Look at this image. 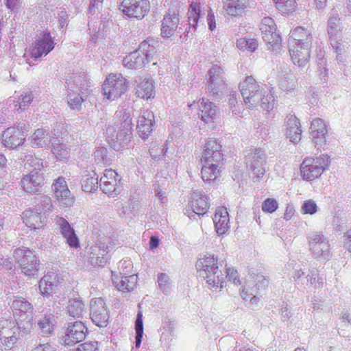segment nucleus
I'll return each mask as SVG.
<instances>
[{"instance_id":"40","label":"nucleus","mask_w":351,"mask_h":351,"mask_svg":"<svg viewBox=\"0 0 351 351\" xmlns=\"http://www.w3.org/2000/svg\"><path fill=\"white\" fill-rule=\"evenodd\" d=\"M116 287L120 291L132 290L136 286V278L134 276L116 278L114 280Z\"/></svg>"},{"instance_id":"57","label":"nucleus","mask_w":351,"mask_h":351,"mask_svg":"<svg viewBox=\"0 0 351 351\" xmlns=\"http://www.w3.org/2000/svg\"><path fill=\"white\" fill-rule=\"evenodd\" d=\"M255 286L258 289L260 287H266L268 285V280L263 275H257L255 278Z\"/></svg>"},{"instance_id":"53","label":"nucleus","mask_w":351,"mask_h":351,"mask_svg":"<svg viewBox=\"0 0 351 351\" xmlns=\"http://www.w3.org/2000/svg\"><path fill=\"white\" fill-rule=\"evenodd\" d=\"M56 225L59 227L61 234L71 232L73 228L70 223L63 217L57 216L55 219Z\"/></svg>"},{"instance_id":"13","label":"nucleus","mask_w":351,"mask_h":351,"mask_svg":"<svg viewBox=\"0 0 351 351\" xmlns=\"http://www.w3.org/2000/svg\"><path fill=\"white\" fill-rule=\"evenodd\" d=\"M52 187L53 189L55 198L60 206L63 207L73 206L75 198L71 195V193L64 177L59 176L58 178L55 179Z\"/></svg>"},{"instance_id":"46","label":"nucleus","mask_w":351,"mask_h":351,"mask_svg":"<svg viewBox=\"0 0 351 351\" xmlns=\"http://www.w3.org/2000/svg\"><path fill=\"white\" fill-rule=\"evenodd\" d=\"M225 269L226 274L225 279L227 278L228 281L235 285H241L240 276L236 267L226 265Z\"/></svg>"},{"instance_id":"44","label":"nucleus","mask_w":351,"mask_h":351,"mask_svg":"<svg viewBox=\"0 0 351 351\" xmlns=\"http://www.w3.org/2000/svg\"><path fill=\"white\" fill-rule=\"evenodd\" d=\"M260 29L262 36L267 34L276 33V25L273 19L267 16L265 17L261 23Z\"/></svg>"},{"instance_id":"63","label":"nucleus","mask_w":351,"mask_h":351,"mask_svg":"<svg viewBox=\"0 0 351 351\" xmlns=\"http://www.w3.org/2000/svg\"><path fill=\"white\" fill-rule=\"evenodd\" d=\"M19 0H4L5 6L11 10L16 7L17 3Z\"/></svg>"},{"instance_id":"42","label":"nucleus","mask_w":351,"mask_h":351,"mask_svg":"<svg viewBox=\"0 0 351 351\" xmlns=\"http://www.w3.org/2000/svg\"><path fill=\"white\" fill-rule=\"evenodd\" d=\"M51 152L59 160H66L69 157V149L65 145L60 143L59 141L52 143Z\"/></svg>"},{"instance_id":"2","label":"nucleus","mask_w":351,"mask_h":351,"mask_svg":"<svg viewBox=\"0 0 351 351\" xmlns=\"http://www.w3.org/2000/svg\"><path fill=\"white\" fill-rule=\"evenodd\" d=\"M219 264L217 256L210 254L204 255L196 262L197 271L210 288L221 289L226 286L224 275L219 269Z\"/></svg>"},{"instance_id":"27","label":"nucleus","mask_w":351,"mask_h":351,"mask_svg":"<svg viewBox=\"0 0 351 351\" xmlns=\"http://www.w3.org/2000/svg\"><path fill=\"white\" fill-rule=\"evenodd\" d=\"M213 221L218 234L222 235L228 232L230 228V218L228 210L225 206H219L216 208Z\"/></svg>"},{"instance_id":"41","label":"nucleus","mask_w":351,"mask_h":351,"mask_svg":"<svg viewBox=\"0 0 351 351\" xmlns=\"http://www.w3.org/2000/svg\"><path fill=\"white\" fill-rule=\"evenodd\" d=\"M201 14V7L197 2H192L187 11L188 21L191 26L195 27Z\"/></svg>"},{"instance_id":"18","label":"nucleus","mask_w":351,"mask_h":351,"mask_svg":"<svg viewBox=\"0 0 351 351\" xmlns=\"http://www.w3.org/2000/svg\"><path fill=\"white\" fill-rule=\"evenodd\" d=\"M207 82V89L213 95L219 94L227 86L224 82L223 70L217 65L213 66L209 71Z\"/></svg>"},{"instance_id":"31","label":"nucleus","mask_w":351,"mask_h":351,"mask_svg":"<svg viewBox=\"0 0 351 351\" xmlns=\"http://www.w3.org/2000/svg\"><path fill=\"white\" fill-rule=\"evenodd\" d=\"M118 174L116 171L106 169L104 176L100 178V187L106 193L113 192L117 185Z\"/></svg>"},{"instance_id":"45","label":"nucleus","mask_w":351,"mask_h":351,"mask_svg":"<svg viewBox=\"0 0 351 351\" xmlns=\"http://www.w3.org/2000/svg\"><path fill=\"white\" fill-rule=\"evenodd\" d=\"M262 38L274 50L280 49L282 47V39L278 32L267 34Z\"/></svg>"},{"instance_id":"47","label":"nucleus","mask_w":351,"mask_h":351,"mask_svg":"<svg viewBox=\"0 0 351 351\" xmlns=\"http://www.w3.org/2000/svg\"><path fill=\"white\" fill-rule=\"evenodd\" d=\"M135 344L136 348H139L141 343V340L143 335V315L141 312H138V313L137 314L136 319L135 322Z\"/></svg>"},{"instance_id":"35","label":"nucleus","mask_w":351,"mask_h":351,"mask_svg":"<svg viewBox=\"0 0 351 351\" xmlns=\"http://www.w3.org/2000/svg\"><path fill=\"white\" fill-rule=\"evenodd\" d=\"M54 315L51 313L44 315L38 322V326L43 336L49 337L54 330Z\"/></svg>"},{"instance_id":"24","label":"nucleus","mask_w":351,"mask_h":351,"mask_svg":"<svg viewBox=\"0 0 351 351\" xmlns=\"http://www.w3.org/2000/svg\"><path fill=\"white\" fill-rule=\"evenodd\" d=\"M226 14L231 17L242 16L249 7V0H222Z\"/></svg>"},{"instance_id":"1","label":"nucleus","mask_w":351,"mask_h":351,"mask_svg":"<svg viewBox=\"0 0 351 351\" xmlns=\"http://www.w3.org/2000/svg\"><path fill=\"white\" fill-rule=\"evenodd\" d=\"M311 44L312 36L310 30L298 26L291 32L289 51L295 64L304 66L308 62Z\"/></svg>"},{"instance_id":"43","label":"nucleus","mask_w":351,"mask_h":351,"mask_svg":"<svg viewBox=\"0 0 351 351\" xmlns=\"http://www.w3.org/2000/svg\"><path fill=\"white\" fill-rule=\"evenodd\" d=\"M276 8L282 13L293 12L297 8L296 0H274Z\"/></svg>"},{"instance_id":"17","label":"nucleus","mask_w":351,"mask_h":351,"mask_svg":"<svg viewBox=\"0 0 351 351\" xmlns=\"http://www.w3.org/2000/svg\"><path fill=\"white\" fill-rule=\"evenodd\" d=\"M202 163L201 169V178L206 183L215 181L219 176L223 166V161L217 162L208 159L200 158Z\"/></svg>"},{"instance_id":"21","label":"nucleus","mask_w":351,"mask_h":351,"mask_svg":"<svg viewBox=\"0 0 351 351\" xmlns=\"http://www.w3.org/2000/svg\"><path fill=\"white\" fill-rule=\"evenodd\" d=\"M309 132L312 137V141L315 145L326 144L328 129L324 120L318 117L313 119L311 123Z\"/></svg>"},{"instance_id":"64","label":"nucleus","mask_w":351,"mask_h":351,"mask_svg":"<svg viewBox=\"0 0 351 351\" xmlns=\"http://www.w3.org/2000/svg\"><path fill=\"white\" fill-rule=\"evenodd\" d=\"M159 244V240L155 237H152L149 242V247L151 249H154L158 247Z\"/></svg>"},{"instance_id":"16","label":"nucleus","mask_w":351,"mask_h":351,"mask_svg":"<svg viewBox=\"0 0 351 351\" xmlns=\"http://www.w3.org/2000/svg\"><path fill=\"white\" fill-rule=\"evenodd\" d=\"M90 317L93 322L99 327H106L109 323V312L106 303L101 298L92 302Z\"/></svg>"},{"instance_id":"32","label":"nucleus","mask_w":351,"mask_h":351,"mask_svg":"<svg viewBox=\"0 0 351 351\" xmlns=\"http://www.w3.org/2000/svg\"><path fill=\"white\" fill-rule=\"evenodd\" d=\"M85 310V304L80 297L71 298L69 299L66 306V311L69 316L73 317H80Z\"/></svg>"},{"instance_id":"61","label":"nucleus","mask_w":351,"mask_h":351,"mask_svg":"<svg viewBox=\"0 0 351 351\" xmlns=\"http://www.w3.org/2000/svg\"><path fill=\"white\" fill-rule=\"evenodd\" d=\"M17 339V337L12 335L10 337L5 338L3 343L7 347L10 348L16 342Z\"/></svg>"},{"instance_id":"60","label":"nucleus","mask_w":351,"mask_h":351,"mask_svg":"<svg viewBox=\"0 0 351 351\" xmlns=\"http://www.w3.org/2000/svg\"><path fill=\"white\" fill-rule=\"evenodd\" d=\"M169 278L167 274L161 273L158 276V281L160 287H164L168 282Z\"/></svg>"},{"instance_id":"15","label":"nucleus","mask_w":351,"mask_h":351,"mask_svg":"<svg viewBox=\"0 0 351 351\" xmlns=\"http://www.w3.org/2000/svg\"><path fill=\"white\" fill-rule=\"evenodd\" d=\"M156 51L153 49L148 50L146 53L137 50L126 56L123 60L125 67L130 69H141L153 60Z\"/></svg>"},{"instance_id":"51","label":"nucleus","mask_w":351,"mask_h":351,"mask_svg":"<svg viewBox=\"0 0 351 351\" xmlns=\"http://www.w3.org/2000/svg\"><path fill=\"white\" fill-rule=\"evenodd\" d=\"M33 97L32 93H26L21 95L15 104V109L19 110L27 106L32 101Z\"/></svg>"},{"instance_id":"9","label":"nucleus","mask_w":351,"mask_h":351,"mask_svg":"<svg viewBox=\"0 0 351 351\" xmlns=\"http://www.w3.org/2000/svg\"><path fill=\"white\" fill-rule=\"evenodd\" d=\"M54 47L55 44L50 33L42 32L38 38L29 47L27 54L31 58L37 60L43 56L47 55Z\"/></svg>"},{"instance_id":"28","label":"nucleus","mask_w":351,"mask_h":351,"mask_svg":"<svg viewBox=\"0 0 351 351\" xmlns=\"http://www.w3.org/2000/svg\"><path fill=\"white\" fill-rule=\"evenodd\" d=\"M23 223L31 230L40 229L46 224L40 213L34 208H27L22 213Z\"/></svg>"},{"instance_id":"12","label":"nucleus","mask_w":351,"mask_h":351,"mask_svg":"<svg viewBox=\"0 0 351 351\" xmlns=\"http://www.w3.org/2000/svg\"><path fill=\"white\" fill-rule=\"evenodd\" d=\"M27 129L25 125L8 128L1 135V141L4 146L14 149L22 145L25 141Z\"/></svg>"},{"instance_id":"26","label":"nucleus","mask_w":351,"mask_h":351,"mask_svg":"<svg viewBox=\"0 0 351 351\" xmlns=\"http://www.w3.org/2000/svg\"><path fill=\"white\" fill-rule=\"evenodd\" d=\"M189 205L193 213L198 215L206 214L210 208V201L208 196L200 192H194Z\"/></svg>"},{"instance_id":"10","label":"nucleus","mask_w":351,"mask_h":351,"mask_svg":"<svg viewBox=\"0 0 351 351\" xmlns=\"http://www.w3.org/2000/svg\"><path fill=\"white\" fill-rule=\"evenodd\" d=\"M245 162L257 180H260L264 176L266 172L264 167L266 163V156L264 151L261 149H253L246 155Z\"/></svg>"},{"instance_id":"20","label":"nucleus","mask_w":351,"mask_h":351,"mask_svg":"<svg viewBox=\"0 0 351 351\" xmlns=\"http://www.w3.org/2000/svg\"><path fill=\"white\" fill-rule=\"evenodd\" d=\"M180 25L178 10H171L164 16L162 21L160 34L162 37H171L174 35Z\"/></svg>"},{"instance_id":"58","label":"nucleus","mask_w":351,"mask_h":351,"mask_svg":"<svg viewBox=\"0 0 351 351\" xmlns=\"http://www.w3.org/2000/svg\"><path fill=\"white\" fill-rule=\"evenodd\" d=\"M25 319H27V326H25V325L22 324L21 320L19 319L18 322L19 327H23L25 329H26L27 331H29L33 325V316L32 315H27L25 316Z\"/></svg>"},{"instance_id":"38","label":"nucleus","mask_w":351,"mask_h":351,"mask_svg":"<svg viewBox=\"0 0 351 351\" xmlns=\"http://www.w3.org/2000/svg\"><path fill=\"white\" fill-rule=\"evenodd\" d=\"M48 133L43 128L37 129L29 138L32 147L39 148L47 145Z\"/></svg>"},{"instance_id":"7","label":"nucleus","mask_w":351,"mask_h":351,"mask_svg":"<svg viewBox=\"0 0 351 351\" xmlns=\"http://www.w3.org/2000/svg\"><path fill=\"white\" fill-rule=\"evenodd\" d=\"M188 107L191 110L195 107L198 118L206 123L213 122L219 112L218 106L206 97L199 98L193 104H188Z\"/></svg>"},{"instance_id":"4","label":"nucleus","mask_w":351,"mask_h":351,"mask_svg":"<svg viewBox=\"0 0 351 351\" xmlns=\"http://www.w3.org/2000/svg\"><path fill=\"white\" fill-rule=\"evenodd\" d=\"M239 88L244 102L250 107L265 104L264 90L252 76H247L240 83Z\"/></svg>"},{"instance_id":"25","label":"nucleus","mask_w":351,"mask_h":351,"mask_svg":"<svg viewBox=\"0 0 351 351\" xmlns=\"http://www.w3.org/2000/svg\"><path fill=\"white\" fill-rule=\"evenodd\" d=\"M60 283V276L54 272H48L39 281L40 293L49 297L56 290Z\"/></svg>"},{"instance_id":"29","label":"nucleus","mask_w":351,"mask_h":351,"mask_svg":"<svg viewBox=\"0 0 351 351\" xmlns=\"http://www.w3.org/2000/svg\"><path fill=\"white\" fill-rule=\"evenodd\" d=\"M287 128L286 130L287 137L291 142L296 144L301 140L302 130L300 120L294 114H289L286 117Z\"/></svg>"},{"instance_id":"5","label":"nucleus","mask_w":351,"mask_h":351,"mask_svg":"<svg viewBox=\"0 0 351 351\" xmlns=\"http://www.w3.org/2000/svg\"><path fill=\"white\" fill-rule=\"evenodd\" d=\"M15 261L19 263L21 272L31 276L37 274L40 261L33 251L25 247H19L13 252Z\"/></svg>"},{"instance_id":"30","label":"nucleus","mask_w":351,"mask_h":351,"mask_svg":"<svg viewBox=\"0 0 351 351\" xmlns=\"http://www.w3.org/2000/svg\"><path fill=\"white\" fill-rule=\"evenodd\" d=\"M310 249L317 257L328 256L330 252V245L323 236L316 234L311 238Z\"/></svg>"},{"instance_id":"22","label":"nucleus","mask_w":351,"mask_h":351,"mask_svg":"<svg viewBox=\"0 0 351 351\" xmlns=\"http://www.w3.org/2000/svg\"><path fill=\"white\" fill-rule=\"evenodd\" d=\"M43 173L33 171L25 175L21 180V187L27 193H36L44 184Z\"/></svg>"},{"instance_id":"8","label":"nucleus","mask_w":351,"mask_h":351,"mask_svg":"<svg viewBox=\"0 0 351 351\" xmlns=\"http://www.w3.org/2000/svg\"><path fill=\"white\" fill-rule=\"evenodd\" d=\"M339 18L337 14L330 16L328 21V33L330 38V43L337 53V59L339 62H343L345 59L342 56L345 52L342 45V39L339 34Z\"/></svg>"},{"instance_id":"3","label":"nucleus","mask_w":351,"mask_h":351,"mask_svg":"<svg viewBox=\"0 0 351 351\" xmlns=\"http://www.w3.org/2000/svg\"><path fill=\"white\" fill-rule=\"evenodd\" d=\"M329 160L325 155L306 158L300 165V176L304 180L313 181L328 168Z\"/></svg>"},{"instance_id":"6","label":"nucleus","mask_w":351,"mask_h":351,"mask_svg":"<svg viewBox=\"0 0 351 351\" xmlns=\"http://www.w3.org/2000/svg\"><path fill=\"white\" fill-rule=\"evenodd\" d=\"M104 95L109 100H115L128 89V82L121 74H110L102 86Z\"/></svg>"},{"instance_id":"36","label":"nucleus","mask_w":351,"mask_h":351,"mask_svg":"<svg viewBox=\"0 0 351 351\" xmlns=\"http://www.w3.org/2000/svg\"><path fill=\"white\" fill-rule=\"evenodd\" d=\"M98 176L96 172L92 170L83 176L82 186L85 192L91 193L98 187Z\"/></svg>"},{"instance_id":"59","label":"nucleus","mask_w":351,"mask_h":351,"mask_svg":"<svg viewBox=\"0 0 351 351\" xmlns=\"http://www.w3.org/2000/svg\"><path fill=\"white\" fill-rule=\"evenodd\" d=\"M33 351H56V349L50 344L45 343L36 347Z\"/></svg>"},{"instance_id":"52","label":"nucleus","mask_w":351,"mask_h":351,"mask_svg":"<svg viewBox=\"0 0 351 351\" xmlns=\"http://www.w3.org/2000/svg\"><path fill=\"white\" fill-rule=\"evenodd\" d=\"M317 204L312 199L304 201L301 208V210L303 214L313 215L317 212Z\"/></svg>"},{"instance_id":"49","label":"nucleus","mask_w":351,"mask_h":351,"mask_svg":"<svg viewBox=\"0 0 351 351\" xmlns=\"http://www.w3.org/2000/svg\"><path fill=\"white\" fill-rule=\"evenodd\" d=\"M278 208V202L274 198L268 197L265 199L261 205V208L263 213H273Z\"/></svg>"},{"instance_id":"55","label":"nucleus","mask_w":351,"mask_h":351,"mask_svg":"<svg viewBox=\"0 0 351 351\" xmlns=\"http://www.w3.org/2000/svg\"><path fill=\"white\" fill-rule=\"evenodd\" d=\"M206 20H207V23L208 25V29L210 31H214L217 27V24H216L215 15L212 9H210L208 11Z\"/></svg>"},{"instance_id":"14","label":"nucleus","mask_w":351,"mask_h":351,"mask_svg":"<svg viewBox=\"0 0 351 351\" xmlns=\"http://www.w3.org/2000/svg\"><path fill=\"white\" fill-rule=\"evenodd\" d=\"M122 12L129 17L141 19L149 10L147 0H124L121 4Z\"/></svg>"},{"instance_id":"56","label":"nucleus","mask_w":351,"mask_h":351,"mask_svg":"<svg viewBox=\"0 0 351 351\" xmlns=\"http://www.w3.org/2000/svg\"><path fill=\"white\" fill-rule=\"evenodd\" d=\"M240 295L244 300H250V301L252 303L259 300V299L257 297L252 296V294L245 287H243L241 289L240 291Z\"/></svg>"},{"instance_id":"19","label":"nucleus","mask_w":351,"mask_h":351,"mask_svg":"<svg viewBox=\"0 0 351 351\" xmlns=\"http://www.w3.org/2000/svg\"><path fill=\"white\" fill-rule=\"evenodd\" d=\"M154 124L155 117L151 110H147L138 117L136 130L138 134L143 141L147 139L153 132Z\"/></svg>"},{"instance_id":"50","label":"nucleus","mask_w":351,"mask_h":351,"mask_svg":"<svg viewBox=\"0 0 351 351\" xmlns=\"http://www.w3.org/2000/svg\"><path fill=\"white\" fill-rule=\"evenodd\" d=\"M62 235L65 239L66 243L69 245L70 247L75 249L80 247V240L76 235L74 229L72 230L71 232H65Z\"/></svg>"},{"instance_id":"62","label":"nucleus","mask_w":351,"mask_h":351,"mask_svg":"<svg viewBox=\"0 0 351 351\" xmlns=\"http://www.w3.org/2000/svg\"><path fill=\"white\" fill-rule=\"evenodd\" d=\"M294 215V210L293 208L290 206H287L285 213H284V219L287 221H289L292 219Z\"/></svg>"},{"instance_id":"33","label":"nucleus","mask_w":351,"mask_h":351,"mask_svg":"<svg viewBox=\"0 0 351 351\" xmlns=\"http://www.w3.org/2000/svg\"><path fill=\"white\" fill-rule=\"evenodd\" d=\"M154 86L151 80H144L138 84L136 95L142 99H151L154 97Z\"/></svg>"},{"instance_id":"23","label":"nucleus","mask_w":351,"mask_h":351,"mask_svg":"<svg viewBox=\"0 0 351 351\" xmlns=\"http://www.w3.org/2000/svg\"><path fill=\"white\" fill-rule=\"evenodd\" d=\"M201 158L217 162L223 161L222 145L220 142L214 138H209L204 145V152Z\"/></svg>"},{"instance_id":"39","label":"nucleus","mask_w":351,"mask_h":351,"mask_svg":"<svg viewBox=\"0 0 351 351\" xmlns=\"http://www.w3.org/2000/svg\"><path fill=\"white\" fill-rule=\"evenodd\" d=\"M278 86L281 90L289 94L297 90L298 81V79L293 75L283 76L279 80Z\"/></svg>"},{"instance_id":"34","label":"nucleus","mask_w":351,"mask_h":351,"mask_svg":"<svg viewBox=\"0 0 351 351\" xmlns=\"http://www.w3.org/2000/svg\"><path fill=\"white\" fill-rule=\"evenodd\" d=\"M11 308L14 315H18V313H32L34 307L31 302L21 296H15L12 304Z\"/></svg>"},{"instance_id":"54","label":"nucleus","mask_w":351,"mask_h":351,"mask_svg":"<svg viewBox=\"0 0 351 351\" xmlns=\"http://www.w3.org/2000/svg\"><path fill=\"white\" fill-rule=\"evenodd\" d=\"M68 97V104L71 108L78 109L81 106V104L83 101V99L82 97H74L72 94H69Z\"/></svg>"},{"instance_id":"37","label":"nucleus","mask_w":351,"mask_h":351,"mask_svg":"<svg viewBox=\"0 0 351 351\" xmlns=\"http://www.w3.org/2000/svg\"><path fill=\"white\" fill-rule=\"evenodd\" d=\"M236 46L241 51L254 52L258 47L256 39L251 37H243L237 40Z\"/></svg>"},{"instance_id":"11","label":"nucleus","mask_w":351,"mask_h":351,"mask_svg":"<svg viewBox=\"0 0 351 351\" xmlns=\"http://www.w3.org/2000/svg\"><path fill=\"white\" fill-rule=\"evenodd\" d=\"M88 328L80 321L70 322L65 329L62 341L65 346H74L82 341L86 337Z\"/></svg>"},{"instance_id":"48","label":"nucleus","mask_w":351,"mask_h":351,"mask_svg":"<svg viewBox=\"0 0 351 351\" xmlns=\"http://www.w3.org/2000/svg\"><path fill=\"white\" fill-rule=\"evenodd\" d=\"M121 119V124L123 127V131L127 134L128 132H130L132 129V117L130 112L128 110H121L119 114Z\"/></svg>"}]
</instances>
